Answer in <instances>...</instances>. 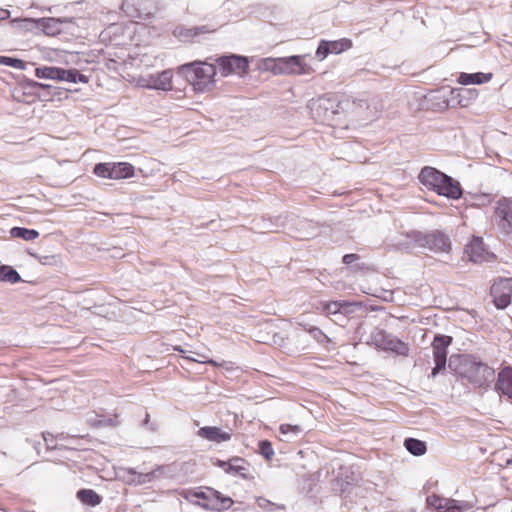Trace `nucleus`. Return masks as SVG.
<instances>
[{
  "instance_id": "10",
  "label": "nucleus",
  "mask_w": 512,
  "mask_h": 512,
  "mask_svg": "<svg viewBox=\"0 0 512 512\" xmlns=\"http://www.w3.org/2000/svg\"><path fill=\"white\" fill-rule=\"evenodd\" d=\"M452 342V337L447 335H436L432 342L433 358L435 367L432 369L431 376L434 378L436 375L445 369L447 362L448 347Z\"/></svg>"
},
{
  "instance_id": "46",
  "label": "nucleus",
  "mask_w": 512,
  "mask_h": 512,
  "mask_svg": "<svg viewBox=\"0 0 512 512\" xmlns=\"http://www.w3.org/2000/svg\"><path fill=\"white\" fill-rule=\"evenodd\" d=\"M217 465L219 467H221L226 472V468H227V465H229V461L226 462V461L218 460Z\"/></svg>"
},
{
  "instance_id": "11",
  "label": "nucleus",
  "mask_w": 512,
  "mask_h": 512,
  "mask_svg": "<svg viewBox=\"0 0 512 512\" xmlns=\"http://www.w3.org/2000/svg\"><path fill=\"white\" fill-rule=\"evenodd\" d=\"M351 110L358 119L365 121L376 118L380 108L374 98H355Z\"/></svg>"
},
{
  "instance_id": "18",
  "label": "nucleus",
  "mask_w": 512,
  "mask_h": 512,
  "mask_svg": "<svg viewBox=\"0 0 512 512\" xmlns=\"http://www.w3.org/2000/svg\"><path fill=\"white\" fill-rule=\"evenodd\" d=\"M172 72L170 70L162 71L150 77L149 87L157 90H170L172 88Z\"/></svg>"
},
{
  "instance_id": "22",
  "label": "nucleus",
  "mask_w": 512,
  "mask_h": 512,
  "mask_svg": "<svg viewBox=\"0 0 512 512\" xmlns=\"http://www.w3.org/2000/svg\"><path fill=\"white\" fill-rule=\"evenodd\" d=\"M58 80L59 81H67V82H71V83H77V82L87 83L88 82L87 76L81 74L78 70L64 69V68H60Z\"/></svg>"
},
{
  "instance_id": "45",
  "label": "nucleus",
  "mask_w": 512,
  "mask_h": 512,
  "mask_svg": "<svg viewBox=\"0 0 512 512\" xmlns=\"http://www.w3.org/2000/svg\"><path fill=\"white\" fill-rule=\"evenodd\" d=\"M312 236H314L313 233H303V232H299L297 235H295V237H297L299 239H305V238H309Z\"/></svg>"
},
{
  "instance_id": "17",
  "label": "nucleus",
  "mask_w": 512,
  "mask_h": 512,
  "mask_svg": "<svg viewBox=\"0 0 512 512\" xmlns=\"http://www.w3.org/2000/svg\"><path fill=\"white\" fill-rule=\"evenodd\" d=\"M495 389L508 398H512V368H504L499 373Z\"/></svg>"
},
{
  "instance_id": "31",
  "label": "nucleus",
  "mask_w": 512,
  "mask_h": 512,
  "mask_svg": "<svg viewBox=\"0 0 512 512\" xmlns=\"http://www.w3.org/2000/svg\"><path fill=\"white\" fill-rule=\"evenodd\" d=\"M310 336L320 344L329 343L330 338L318 327L311 326L307 329Z\"/></svg>"
},
{
  "instance_id": "34",
  "label": "nucleus",
  "mask_w": 512,
  "mask_h": 512,
  "mask_svg": "<svg viewBox=\"0 0 512 512\" xmlns=\"http://www.w3.org/2000/svg\"><path fill=\"white\" fill-rule=\"evenodd\" d=\"M280 433L283 435H298L301 432V428L298 425L281 424L279 427Z\"/></svg>"
},
{
  "instance_id": "37",
  "label": "nucleus",
  "mask_w": 512,
  "mask_h": 512,
  "mask_svg": "<svg viewBox=\"0 0 512 512\" xmlns=\"http://www.w3.org/2000/svg\"><path fill=\"white\" fill-rule=\"evenodd\" d=\"M3 65L13 67L16 69H24L25 63L21 59L5 56Z\"/></svg>"
},
{
  "instance_id": "27",
  "label": "nucleus",
  "mask_w": 512,
  "mask_h": 512,
  "mask_svg": "<svg viewBox=\"0 0 512 512\" xmlns=\"http://www.w3.org/2000/svg\"><path fill=\"white\" fill-rule=\"evenodd\" d=\"M10 236L13 238H21L26 241H33L39 237V232L35 229L13 227L10 229Z\"/></svg>"
},
{
  "instance_id": "4",
  "label": "nucleus",
  "mask_w": 512,
  "mask_h": 512,
  "mask_svg": "<svg viewBox=\"0 0 512 512\" xmlns=\"http://www.w3.org/2000/svg\"><path fill=\"white\" fill-rule=\"evenodd\" d=\"M367 344L401 356H408L410 350L407 343L379 328L371 332Z\"/></svg>"
},
{
  "instance_id": "29",
  "label": "nucleus",
  "mask_w": 512,
  "mask_h": 512,
  "mask_svg": "<svg viewBox=\"0 0 512 512\" xmlns=\"http://www.w3.org/2000/svg\"><path fill=\"white\" fill-rule=\"evenodd\" d=\"M59 67H52V66H44V67H38L35 69V75L37 78L41 79H52V80H58L59 79Z\"/></svg>"
},
{
  "instance_id": "6",
  "label": "nucleus",
  "mask_w": 512,
  "mask_h": 512,
  "mask_svg": "<svg viewBox=\"0 0 512 512\" xmlns=\"http://www.w3.org/2000/svg\"><path fill=\"white\" fill-rule=\"evenodd\" d=\"M407 237L413 240L417 246L433 252H447L451 245L448 236L440 231H433L427 234L412 232Z\"/></svg>"
},
{
  "instance_id": "44",
  "label": "nucleus",
  "mask_w": 512,
  "mask_h": 512,
  "mask_svg": "<svg viewBox=\"0 0 512 512\" xmlns=\"http://www.w3.org/2000/svg\"><path fill=\"white\" fill-rule=\"evenodd\" d=\"M31 86L34 87V88H40V89H52L53 88L51 85L39 83V82H36V81H32L31 82Z\"/></svg>"
},
{
  "instance_id": "40",
  "label": "nucleus",
  "mask_w": 512,
  "mask_h": 512,
  "mask_svg": "<svg viewBox=\"0 0 512 512\" xmlns=\"http://www.w3.org/2000/svg\"><path fill=\"white\" fill-rule=\"evenodd\" d=\"M31 256L35 257L43 265H51L57 262L56 256H40L35 253H30Z\"/></svg>"
},
{
  "instance_id": "28",
  "label": "nucleus",
  "mask_w": 512,
  "mask_h": 512,
  "mask_svg": "<svg viewBox=\"0 0 512 512\" xmlns=\"http://www.w3.org/2000/svg\"><path fill=\"white\" fill-rule=\"evenodd\" d=\"M163 466H158L156 469L147 472V473H136L134 470L130 469L129 472L137 475L136 482L138 484H145L153 481L154 479L160 477L162 474Z\"/></svg>"
},
{
  "instance_id": "8",
  "label": "nucleus",
  "mask_w": 512,
  "mask_h": 512,
  "mask_svg": "<svg viewBox=\"0 0 512 512\" xmlns=\"http://www.w3.org/2000/svg\"><path fill=\"white\" fill-rule=\"evenodd\" d=\"M94 173L102 178L123 179L133 176L134 167L126 162L98 163L94 167Z\"/></svg>"
},
{
  "instance_id": "5",
  "label": "nucleus",
  "mask_w": 512,
  "mask_h": 512,
  "mask_svg": "<svg viewBox=\"0 0 512 512\" xmlns=\"http://www.w3.org/2000/svg\"><path fill=\"white\" fill-rule=\"evenodd\" d=\"M265 69L274 74H307L310 68L302 63L301 56H290L278 59H267L264 62Z\"/></svg>"
},
{
  "instance_id": "12",
  "label": "nucleus",
  "mask_w": 512,
  "mask_h": 512,
  "mask_svg": "<svg viewBox=\"0 0 512 512\" xmlns=\"http://www.w3.org/2000/svg\"><path fill=\"white\" fill-rule=\"evenodd\" d=\"M512 278H502L491 286V296L495 306L505 309L511 303Z\"/></svg>"
},
{
  "instance_id": "9",
  "label": "nucleus",
  "mask_w": 512,
  "mask_h": 512,
  "mask_svg": "<svg viewBox=\"0 0 512 512\" xmlns=\"http://www.w3.org/2000/svg\"><path fill=\"white\" fill-rule=\"evenodd\" d=\"M219 72L223 77L231 74L242 75L248 70V59L235 54L224 55L216 59Z\"/></svg>"
},
{
  "instance_id": "47",
  "label": "nucleus",
  "mask_w": 512,
  "mask_h": 512,
  "mask_svg": "<svg viewBox=\"0 0 512 512\" xmlns=\"http://www.w3.org/2000/svg\"><path fill=\"white\" fill-rule=\"evenodd\" d=\"M8 15H9L8 10L0 9V19H5L6 17H8Z\"/></svg>"
},
{
  "instance_id": "38",
  "label": "nucleus",
  "mask_w": 512,
  "mask_h": 512,
  "mask_svg": "<svg viewBox=\"0 0 512 512\" xmlns=\"http://www.w3.org/2000/svg\"><path fill=\"white\" fill-rule=\"evenodd\" d=\"M60 437L61 439H63V434H59L58 436H56V438ZM43 439L45 441V444L47 446L48 449H55L56 448V444H54V439H55V436L50 433V432H45L43 433Z\"/></svg>"
},
{
  "instance_id": "49",
  "label": "nucleus",
  "mask_w": 512,
  "mask_h": 512,
  "mask_svg": "<svg viewBox=\"0 0 512 512\" xmlns=\"http://www.w3.org/2000/svg\"><path fill=\"white\" fill-rule=\"evenodd\" d=\"M4 58H5V56H0V65L4 64Z\"/></svg>"
},
{
  "instance_id": "43",
  "label": "nucleus",
  "mask_w": 512,
  "mask_h": 512,
  "mask_svg": "<svg viewBox=\"0 0 512 512\" xmlns=\"http://www.w3.org/2000/svg\"><path fill=\"white\" fill-rule=\"evenodd\" d=\"M197 356L200 357V359H196V358H193V357H190V356H187L185 357L186 359L188 360H191V361H196V362H200V363H214L212 360H208V358L203 355V354H198V353H195Z\"/></svg>"
},
{
  "instance_id": "3",
  "label": "nucleus",
  "mask_w": 512,
  "mask_h": 512,
  "mask_svg": "<svg viewBox=\"0 0 512 512\" xmlns=\"http://www.w3.org/2000/svg\"><path fill=\"white\" fill-rule=\"evenodd\" d=\"M180 69L195 91L204 93L215 87V65L207 62H193L182 65Z\"/></svg>"
},
{
  "instance_id": "13",
  "label": "nucleus",
  "mask_w": 512,
  "mask_h": 512,
  "mask_svg": "<svg viewBox=\"0 0 512 512\" xmlns=\"http://www.w3.org/2000/svg\"><path fill=\"white\" fill-rule=\"evenodd\" d=\"M495 216L499 219V225L506 231H512V200L502 198L497 202Z\"/></svg>"
},
{
  "instance_id": "14",
  "label": "nucleus",
  "mask_w": 512,
  "mask_h": 512,
  "mask_svg": "<svg viewBox=\"0 0 512 512\" xmlns=\"http://www.w3.org/2000/svg\"><path fill=\"white\" fill-rule=\"evenodd\" d=\"M208 492L213 496L214 502L211 503H201V502H193V504L205 509V510H213V511H222L229 509L234 503L230 497L223 496L219 491L214 488H207Z\"/></svg>"
},
{
  "instance_id": "20",
  "label": "nucleus",
  "mask_w": 512,
  "mask_h": 512,
  "mask_svg": "<svg viewBox=\"0 0 512 512\" xmlns=\"http://www.w3.org/2000/svg\"><path fill=\"white\" fill-rule=\"evenodd\" d=\"M442 504H438V512H464L471 508L466 501L444 498Z\"/></svg>"
},
{
  "instance_id": "25",
  "label": "nucleus",
  "mask_w": 512,
  "mask_h": 512,
  "mask_svg": "<svg viewBox=\"0 0 512 512\" xmlns=\"http://www.w3.org/2000/svg\"><path fill=\"white\" fill-rule=\"evenodd\" d=\"M404 447L414 456H422L426 453L427 450L425 442L415 438L405 439Z\"/></svg>"
},
{
  "instance_id": "19",
  "label": "nucleus",
  "mask_w": 512,
  "mask_h": 512,
  "mask_svg": "<svg viewBox=\"0 0 512 512\" xmlns=\"http://www.w3.org/2000/svg\"><path fill=\"white\" fill-rule=\"evenodd\" d=\"M492 77H493L492 73L477 72V73L470 74V73L462 72L459 74L457 81L461 85H472V84L480 85V84L489 82L492 79Z\"/></svg>"
},
{
  "instance_id": "1",
  "label": "nucleus",
  "mask_w": 512,
  "mask_h": 512,
  "mask_svg": "<svg viewBox=\"0 0 512 512\" xmlns=\"http://www.w3.org/2000/svg\"><path fill=\"white\" fill-rule=\"evenodd\" d=\"M419 180L428 189L447 198L459 199L462 196L460 183L433 167H424L419 174Z\"/></svg>"
},
{
  "instance_id": "50",
  "label": "nucleus",
  "mask_w": 512,
  "mask_h": 512,
  "mask_svg": "<svg viewBox=\"0 0 512 512\" xmlns=\"http://www.w3.org/2000/svg\"><path fill=\"white\" fill-rule=\"evenodd\" d=\"M148 421H149V414H146V418H145V421H144V422H145V424H147V423H148Z\"/></svg>"
},
{
  "instance_id": "51",
  "label": "nucleus",
  "mask_w": 512,
  "mask_h": 512,
  "mask_svg": "<svg viewBox=\"0 0 512 512\" xmlns=\"http://www.w3.org/2000/svg\"><path fill=\"white\" fill-rule=\"evenodd\" d=\"M463 92H466V93H471L472 91L470 90H462Z\"/></svg>"
},
{
  "instance_id": "41",
  "label": "nucleus",
  "mask_w": 512,
  "mask_h": 512,
  "mask_svg": "<svg viewBox=\"0 0 512 512\" xmlns=\"http://www.w3.org/2000/svg\"><path fill=\"white\" fill-rule=\"evenodd\" d=\"M443 499V497L432 495L427 498V503L438 511V504H442Z\"/></svg>"
},
{
  "instance_id": "48",
  "label": "nucleus",
  "mask_w": 512,
  "mask_h": 512,
  "mask_svg": "<svg viewBox=\"0 0 512 512\" xmlns=\"http://www.w3.org/2000/svg\"><path fill=\"white\" fill-rule=\"evenodd\" d=\"M174 350L175 351H178L180 353H186V352H189L188 350L184 349L182 346H175L174 347Z\"/></svg>"
},
{
  "instance_id": "21",
  "label": "nucleus",
  "mask_w": 512,
  "mask_h": 512,
  "mask_svg": "<svg viewBox=\"0 0 512 512\" xmlns=\"http://www.w3.org/2000/svg\"><path fill=\"white\" fill-rule=\"evenodd\" d=\"M355 303H349L346 301H332L323 304V312L327 315L343 313L347 314L352 312V306H355Z\"/></svg>"
},
{
  "instance_id": "2",
  "label": "nucleus",
  "mask_w": 512,
  "mask_h": 512,
  "mask_svg": "<svg viewBox=\"0 0 512 512\" xmlns=\"http://www.w3.org/2000/svg\"><path fill=\"white\" fill-rule=\"evenodd\" d=\"M458 373L475 388H487L495 379V370L492 367L471 356L462 358Z\"/></svg>"
},
{
  "instance_id": "26",
  "label": "nucleus",
  "mask_w": 512,
  "mask_h": 512,
  "mask_svg": "<svg viewBox=\"0 0 512 512\" xmlns=\"http://www.w3.org/2000/svg\"><path fill=\"white\" fill-rule=\"evenodd\" d=\"M77 498L84 504L96 506L101 503V496L92 489H81L77 492Z\"/></svg>"
},
{
  "instance_id": "36",
  "label": "nucleus",
  "mask_w": 512,
  "mask_h": 512,
  "mask_svg": "<svg viewBox=\"0 0 512 512\" xmlns=\"http://www.w3.org/2000/svg\"><path fill=\"white\" fill-rule=\"evenodd\" d=\"M328 54H330L328 41H321L316 51L317 57L320 60H323L327 57Z\"/></svg>"
},
{
  "instance_id": "35",
  "label": "nucleus",
  "mask_w": 512,
  "mask_h": 512,
  "mask_svg": "<svg viewBox=\"0 0 512 512\" xmlns=\"http://www.w3.org/2000/svg\"><path fill=\"white\" fill-rule=\"evenodd\" d=\"M207 488L208 487H206L205 489H207ZM189 496L197 498V499L205 500L206 501L205 503L214 502L213 496L208 492V490H206V491H190Z\"/></svg>"
},
{
  "instance_id": "30",
  "label": "nucleus",
  "mask_w": 512,
  "mask_h": 512,
  "mask_svg": "<svg viewBox=\"0 0 512 512\" xmlns=\"http://www.w3.org/2000/svg\"><path fill=\"white\" fill-rule=\"evenodd\" d=\"M59 20L55 18H44L42 19L43 31L48 35H53L59 31Z\"/></svg>"
},
{
  "instance_id": "7",
  "label": "nucleus",
  "mask_w": 512,
  "mask_h": 512,
  "mask_svg": "<svg viewBox=\"0 0 512 512\" xmlns=\"http://www.w3.org/2000/svg\"><path fill=\"white\" fill-rule=\"evenodd\" d=\"M294 225H300L302 227L310 225L309 221L300 220L298 218L289 217L288 215H279L275 219H261L260 222L256 223V227L261 229L260 232H280L287 230L289 233L294 232Z\"/></svg>"
},
{
  "instance_id": "24",
  "label": "nucleus",
  "mask_w": 512,
  "mask_h": 512,
  "mask_svg": "<svg viewBox=\"0 0 512 512\" xmlns=\"http://www.w3.org/2000/svg\"><path fill=\"white\" fill-rule=\"evenodd\" d=\"M246 468V462L244 459L240 457H233L229 460V465H227L226 473L227 474H238L242 478L246 479L247 476L245 474Z\"/></svg>"
},
{
  "instance_id": "32",
  "label": "nucleus",
  "mask_w": 512,
  "mask_h": 512,
  "mask_svg": "<svg viewBox=\"0 0 512 512\" xmlns=\"http://www.w3.org/2000/svg\"><path fill=\"white\" fill-rule=\"evenodd\" d=\"M259 453L267 460H271L274 456V449L268 440H261L258 444Z\"/></svg>"
},
{
  "instance_id": "42",
  "label": "nucleus",
  "mask_w": 512,
  "mask_h": 512,
  "mask_svg": "<svg viewBox=\"0 0 512 512\" xmlns=\"http://www.w3.org/2000/svg\"><path fill=\"white\" fill-rule=\"evenodd\" d=\"M358 259H359L358 254L351 253V254H345L342 258V261L344 264L350 265V264L354 263L355 261H357Z\"/></svg>"
},
{
  "instance_id": "15",
  "label": "nucleus",
  "mask_w": 512,
  "mask_h": 512,
  "mask_svg": "<svg viewBox=\"0 0 512 512\" xmlns=\"http://www.w3.org/2000/svg\"><path fill=\"white\" fill-rule=\"evenodd\" d=\"M197 435L200 438L206 439L214 443L227 442L231 439V430L223 431L221 428L216 426H204L197 431Z\"/></svg>"
},
{
  "instance_id": "33",
  "label": "nucleus",
  "mask_w": 512,
  "mask_h": 512,
  "mask_svg": "<svg viewBox=\"0 0 512 512\" xmlns=\"http://www.w3.org/2000/svg\"><path fill=\"white\" fill-rule=\"evenodd\" d=\"M330 53L339 54L344 50L348 49L350 46V42L348 40H340V41H328Z\"/></svg>"
},
{
  "instance_id": "39",
  "label": "nucleus",
  "mask_w": 512,
  "mask_h": 512,
  "mask_svg": "<svg viewBox=\"0 0 512 512\" xmlns=\"http://www.w3.org/2000/svg\"><path fill=\"white\" fill-rule=\"evenodd\" d=\"M134 4L130 2V0H125L122 2L121 9L122 11L129 17L136 16V10L133 8Z\"/></svg>"
},
{
  "instance_id": "16",
  "label": "nucleus",
  "mask_w": 512,
  "mask_h": 512,
  "mask_svg": "<svg viewBox=\"0 0 512 512\" xmlns=\"http://www.w3.org/2000/svg\"><path fill=\"white\" fill-rule=\"evenodd\" d=\"M465 252L469 259L475 263L487 261L490 258V253L486 251L483 240L480 237H473L466 246Z\"/></svg>"
},
{
  "instance_id": "23",
  "label": "nucleus",
  "mask_w": 512,
  "mask_h": 512,
  "mask_svg": "<svg viewBox=\"0 0 512 512\" xmlns=\"http://www.w3.org/2000/svg\"><path fill=\"white\" fill-rule=\"evenodd\" d=\"M22 281L20 274L9 265H0V282L15 284Z\"/></svg>"
}]
</instances>
